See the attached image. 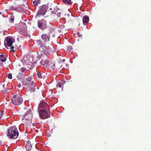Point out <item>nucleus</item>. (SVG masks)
Returning <instances> with one entry per match:
<instances>
[{
	"instance_id": "7ed1b4c3",
	"label": "nucleus",
	"mask_w": 151,
	"mask_h": 151,
	"mask_svg": "<svg viewBox=\"0 0 151 151\" xmlns=\"http://www.w3.org/2000/svg\"><path fill=\"white\" fill-rule=\"evenodd\" d=\"M18 135L19 132L15 126L10 127L8 129L7 136L9 138L16 139Z\"/></svg>"
},
{
	"instance_id": "f704fd0d",
	"label": "nucleus",
	"mask_w": 151,
	"mask_h": 151,
	"mask_svg": "<svg viewBox=\"0 0 151 151\" xmlns=\"http://www.w3.org/2000/svg\"><path fill=\"white\" fill-rule=\"evenodd\" d=\"M50 9L51 10L52 9H51V8H50Z\"/></svg>"
},
{
	"instance_id": "4468645a",
	"label": "nucleus",
	"mask_w": 151,
	"mask_h": 151,
	"mask_svg": "<svg viewBox=\"0 0 151 151\" xmlns=\"http://www.w3.org/2000/svg\"><path fill=\"white\" fill-rule=\"evenodd\" d=\"M59 27L60 29L59 30V31L60 32H65L67 30L69 29H68L63 24H61L59 26Z\"/></svg>"
},
{
	"instance_id": "c85d7f7f",
	"label": "nucleus",
	"mask_w": 151,
	"mask_h": 151,
	"mask_svg": "<svg viewBox=\"0 0 151 151\" xmlns=\"http://www.w3.org/2000/svg\"><path fill=\"white\" fill-rule=\"evenodd\" d=\"M26 70V69L25 68H22L21 69V71L22 72H24Z\"/></svg>"
},
{
	"instance_id": "4be33fe9",
	"label": "nucleus",
	"mask_w": 151,
	"mask_h": 151,
	"mask_svg": "<svg viewBox=\"0 0 151 151\" xmlns=\"http://www.w3.org/2000/svg\"><path fill=\"white\" fill-rule=\"evenodd\" d=\"M33 64L32 63H30L29 64H27V67L30 69H32L33 68Z\"/></svg>"
},
{
	"instance_id": "423d86ee",
	"label": "nucleus",
	"mask_w": 151,
	"mask_h": 151,
	"mask_svg": "<svg viewBox=\"0 0 151 151\" xmlns=\"http://www.w3.org/2000/svg\"><path fill=\"white\" fill-rule=\"evenodd\" d=\"M48 8V6L46 5H43L40 6L37 12V15L40 16V15H44Z\"/></svg>"
},
{
	"instance_id": "0eeeda50",
	"label": "nucleus",
	"mask_w": 151,
	"mask_h": 151,
	"mask_svg": "<svg viewBox=\"0 0 151 151\" xmlns=\"http://www.w3.org/2000/svg\"><path fill=\"white\" fill-rule=\"evenodd\" d=\"M6 44H5V47L8 49V47H10V48L14 52L16 51V49H15L14 47L13 46H12L13 43V40L10 38H7L6 39Z\"/></svg>"
},
{
	"instance_id": "a211bd4d",
	"label": "nucleus",
	"mask_w": 151,
	"mask_h": 151,
	"mask_svg": "<svg viewBox=\"0 0 151 151\" xmlns=\"http://www.w3.org/2000/svg\"><path fill=\"white\" fill-rule=\"evenodd\" d=\"M0 59L1 61L4 62L6 61V58L4 55L1 54L0 55Z\"/></svg>"
},
{
	"instance_id": "7c9ffc66",
	"label": "nucleus",
	"mask_w": 151,
	"mask_h": 151,
	"mask_svg": "<svg viewBox=\"0 0 151 151\" xmlns=\"http://www.w3.org/2000/svg\"><path fill=\"white\" fill-rule=\"evenodd\" d=\"M17 87H18V88H19L21 87V85L20 84H19L18 85V86H17Z\"/></svg>"
},
{
	"instance_id": "cd10ccee",
	"label": "nucleus",
	"mask_w": 151,
	"mask_h": 151,
	"mask_svg": "<svg viewBox=\"0 0 151 151\" xmlns=\"http://www.w3.org/2000/svg\"><path fill=\"white\" fill-rule=\"evenodd\" d=\"M61 13L60 12H58L57 14V16L58 17H60L61 16Z\"/></svg>"
},
{
	"instance_id": "bb28decb",
	"label": "nucleus",
	"mask_w": 151,
	"mask_h": 151,
	"mask_svg": "<svg viewBox=\"0 0 151 151\" xmlns=\"http://www.w3.org/2000/svg\"><path fill=\"white\" fill-rule=\"evenodd\" d=\"M5 114L4 113V111L1 112L0 114L1 116L0 117V118H1V117Z\"/></svg>"
},
{
	"instance_id": "dca6fc26",
	"label": "nucleus",
	"mask_w": 151,
	"mask_h": 151,
	"mask_svg": "<svg viewBox=\"0 0 151 151\" xmlns=\"http://www.w3.org/2000/svg\"><path fill=\"white\" fill-rule=\"evenodd\" d=\"M55 65L54 63L53 62L50 61H49V63L48 64V66H47V68L54 69L55 68Z\"/></svg>"
},
{
	"instance_id": "6e6552de",
	"label": "nucleus",
	"mask_w": 151,
	"mask_h": 151,
	"mask_svg": "<svg viewBox=\"0 0 151 151\" xmlns=\"http://www.w3.org/2000/svg\"><path fill=\"white\" fill-rule=\"evenodd\" d=\"M49 106L47 103L44 101L41 102L39 104L38 111L42 110H46L48 109Z\"/></svg>"
},
{
	"instance_id": "9b49d317",
	"label": "nucleus",
	"mask_w": 151,
	"mask_h": 151,
	"mask_svg": "<svg viewBox=\"0 0 151 151\" xmlns=\"http://www.w3.org/2000/svg\"><path fill=\"white\" fill-rule=\"evenodd\" d=\"M39 111L40 116L42 119H45L48 117L49 115L47 114L46 110H40Z\"/></svg>"
},
{
	"instance_id": "1a4fd4ad",
	"label": "nucleus",
	"mask_w": 151,
	"mask_h": 151,
	"mask_svg": "<svg viewBox=\"0 0 151 151\" xmlns=\"http://www.w3.org/2000/svg\"><path fill=\"white\" fill-rule=\"evenodd\" d=\"M38 26L42 30L45 29L47 27L46 22L44 19H42L39 21L38 22Z\"/></svg>"
},
{
	"instance_id": "b1692460",
	"label": "nucleus",
	"mask_w": 151,
	"mask_h": 151,
	"mask_svg": "<svg viewBox=\"0 0 151 151\" xmlns=\"http://www.w3.org/2000/svg\"><path fill=\"white\" fill-rule=\"evenodd\" d=\"M13 9L16 10L19 12H20V11L19 9V8L18 7H14L13 8Z\"/></svg>"
},
{
	"instance_id": "6ab92c4d",
	"label": "nucleus",
	"mask_w": 151,
	"mask_h": 151,
	"mask_svg": "<svg viewBox=\"0 0 151 151\" xmlns=\"http://www.w3.org/2000/svg\"><path fill=\"white\" fill-rule=\"evenodd\" d=\"M64 83V82L63 81L59 82L57 84L56 86L57 87H59V88H60L62 87L63 83Z\"/></svg>"
},
{
	"instance_id": "a878e982",
	"label": "nucleus",
	"mask_w": 151,
	"mask_h": 151,
	"mask_svg": "<svg viewBox=\"0 0 151 151\" xmlns=\"http://www.w3.org/2000/svg\"><path fill=\"white\" fill-rule=\"evenodd\" d=\"M8 77L9 79H12V74L11 73H9L8 75Z\"/></svg>"
},
{
	"instance_id": "2eb2a0df",
	"label": "nucleus",
	"mask_w": 151,
	"mask_h": 151,
	"mask_svg": "<svg viewBox=\"0 0 151 151\" xmlns=\"http://www.w3.org/2000/svg\"><path fill=\"white\" fill-rule=\"evenodd\" d=\"M89 21V18L87 16H84L83 18V24H86Z\"/></svg>"
},
{
	"instance_id": "aec40b11",
	"label": "nucleus",
	"mask_w": 151,
	"mask_h": 151,
	"mask_svg": "<svg viewBox=\"0 0 151 151\" xmlns=\"http://www.w3.org/2000/svg\"><path fill=\"white\" fill-rule=\"evenodd\" d=\"M62 1L63 2L66 4L71 5L72 4L71 0H62Z\"/></svg>"
},
{
	"instance_id": "412c9836",
	"label": "nucleus",
	"mask_w": 151,
	"mask_h": 151,
	"mask_svg": "<svg viewBox=\"0 0 151 151\" xmlns=\"http://www.w3.org/2000/svg\"><path fill=\"white\" fill-rule=\"evenodd\" d=\"M40 0H35L33 1V4L35 6H38V4L40 3Z\"/></svg>"
},
{
	"instance_id": "393cba45",
	"label": "nucleus",
	"mask_w": 151,
	"mask_h": 151,
	"mask_svg": "<svg viewBox=\"0 0 151 151\" xmlns=\"http://www.w3.org/2000/svg\"><path fill=\"white\" fill-rule=\"evenodd\" d=\"M37 77L38 78H42V76L41 75V73H40V72H38V73H37Z\"/></svg>"
},
{
	"instance_id": "f257e3e1",
	"label": "nucleus",
	"mask_w": 151,
	"mask_h": 151,
	"mask_svg": "<svg viewBox=\"0 0 151 151\" xmlns=\"http://www.w3.org/2000/svg\"><path fill=\"white\" fill-rule=\"evenodd\" d=\"M50 36L49 33L43 34L41 36L43 41L39 40L37 41V43L39 46L40 50L41 52L37 56L38 60L46 56L49 57L50 55L52 43V42L50 40Z\"/></svg>"
},
{
	"instance_id": "5701e85b",
	"label": "nucleus",
	"mask_w": 151,
	"mask_h": 151,
	"mask_svg": "<svg viewBox=\"0 0 151 151\" xmlns=\"http://www.w3.org/2000/svg\"><path fill=\"white\" fill-rule=\"evenodd\" d=\"M14 16H12L10 17V22H11L13 23L14 22Z\"/></svg>"
},
{
	"instance_id": "f03ea898",
	"label": "nucleus",
	"mask_w": 151,
	"mask_h": 151,
	"mask_svg": "<svg viewBox=\"0 0 151 151\" xmlns=\"http://www.w3.org/2000/svg\"><path fill=\"white\" fill-rule=\"evenodd\" d=\"M17 77L18 80H22V83L24 86L26 87L31 92L34 91L35 88L33 86L34 82L32 81L31 78L30 77L25 79L24 78V77L22 73H19V74L17 76Z\"/></svg>"
},
{
	"instance_id": "ddd939ff",
	"label": "nucleus",
	"mask_w": 151,
	"mask_h": 151,
	"mask_svg": "<svg viewBox=\"0 0 151 151\" xmlns=\"http://www.w3.org/2000/svg\"><path fill=\"white\" fill-rule=\"evenodd\" d=\"M0 91L4 93H5L7 92V89L6 88H5V86L4 84H0Z\"/></svg>"
},
{
	"instance_id": "473e14b6",
	"label": "nucleus",
	"mask_w": 151,
	"mask_h": 151,
	"mask_svg": "<svg viewBox=\"0 0 151 151\" xmlns=\"http://www.w3.org/2000/svg\"><path fill=\"white\" fill-rule=\"evenodd\" d=\"M1 14V12H0V14Z\"/></svg>"
},
{
	"instance_id": "c756f323",
	"label": "nucleus",
	"mask_w": 151,
	"mask_h": 151,
	"mask_svg": "<svg viewBox=\"0 0 151 151\" xmlns=\"http://www.w3.org/2000/svg\"><path fill=\"white\" fill-rule=\"evenodd\" d=\"M77 34L78 36L79 37L81 36V35L80 34V33H77Z\"/></svg>"
},
{
	"instance_id": "f3484780",
	"label": "nucleus",
	"mask_w": 151,
	"mask_h": 151,
	"mask_svg": "<svg viewBox=\"0 0 151 151\" xmlns=\"http://www.w3.org/2000/svg\"><path fill=\"white\" fill-rule=\"evenodd\" d=\"M32 146L30 142H28L26 146V149L27 151H29L31 149Z\"/></svg>"
},
{
	"instance_id": "39448f33",
	"label": "nucleus",
	"mask_w": 151,
	"mask_h": 151,
	"mask_svg": "<svg viewBox=\"0 0 151 151\" xmlns=\"http://www.w3.org/2000/svg\"><path fill=\"white\" fill-rule=\"evenodd\" d=\"M23 99L21 96L19 94L14 95L11 98V102L14 105L19 106L22 104Z\"/></svg>"
},
{
	"instance_id": "2f4dec72",
	"label": "nucleus",
	"mask_w": 151,
	"mask_h": 151,
	"mask_svg": "<svg viewBox=\"0 0 151 151\" xmlns=\"http://www.w3.org/2000/svg\"><path fill=\"white\" fill-rule=\"evenodd\" d=\"M65 61V59H63V60H62V61L63 62H64Z\"/></svg>"
},
{
	"instance_id": "20e7f679",
	"label": "nucleus",
	"mask_w": 151,
	"mask_h": 151,
	"mask_svg": "<svg viewBox=\"0 0 151 151\" xmlns=\"http://www.w3.org/2000/svg\"><path fill=\"white\" fill-rule=\"evenodd\" d=\"M27 110L26 109L24 108L21 111L22 115L24 116L23 119L27 120L28 122H30L32 120V117L31 110L30 109Z\"/></svg>"
},
{
	"instance_id": "f8f14e48",
	"label": "nucleus",
	"mask_w": 151,
	"mask_h": 151,
	"mask_svg": "<svg viewBox=\"0 0 151 151\" xmlns=\"http://www.w3.org/2000/svg\"><path fill=\"white\" fill-rule=\"evenodd\" d=\"M47 57L46 56L45 57H44L40 59H41L40 63V64L41 65L45 66L47 67V66H48V64L49 63V61L48 60L45 59L46 58H47Z\"/></svg>"
},
{
	"instance_id": "72a5a7b5",
	"label": "nucleus",
	"mask_w": 151,
	"mask_h": 151,
	"mask_svg": "<svg viewBox=\"0 0 151 151\" xmlns=\"http://www.w3.org/2000/svg\"><path fill=\"white\" fill-rule=\"evenodd\" d=\"M19 38H17V40H19Z\"/></svg>"
},
{
	"instance_id": "9d476101",
	"label": "nucleus",
	"mask_w": 151,
	"mask_h": 151,
	"mask_svg": "<svg viewBox=\"0 0 151 151\" xmlns=\"http://www.w3.org/2000/svg\"><path fill=\"white\" fill-rule=\"evenodd\" d=\"M27 28L26 24L24 22L20 23L17 27V29L20 32H21L24 29Z\"/></svg>"
}]
</instances>
